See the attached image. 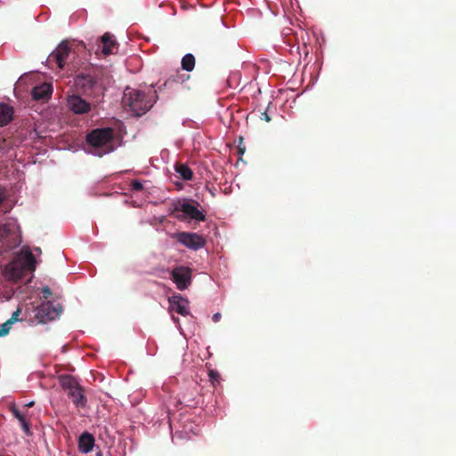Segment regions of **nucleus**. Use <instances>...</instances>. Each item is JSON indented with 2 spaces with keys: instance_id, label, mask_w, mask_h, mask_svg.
<instances>
[{
  "instance_id": "f257e3e1",
  "label": "nucleus",
  "mask_w": 456,
  "mask_h": 456,
  "mask_svg": "<svg viewBox=\"0 0 456 456\" xmlns=\"http://www.w3.org/2000/svg\"><path fill=\"white\" fill-rule=\"evenodd\" d=\"M115 132L111 127L94 128L86 135V151L99 158L115 150Z\"/></svg>"
},
{
  "instance_id": "f03ea898",
  "label": "nucleus",
  "mask_w": 456,
  "mask_h": 456,
  "mask_svg": "<svg viewBox=\"0 0 456 456\" xmlns=\"http://www.w3.org/2000/svg\"><path fill=\"white\" fill-rule=\"evenodd\" d=\"M157 98L156 90L149 97L139 90L126 88L124 92L123 102L125 105L129 106L136 116H141L153 106Z\"/></svg>"
},
{
  "instance_id": "7ed1b4c3",
  "label": "nucleus",
  "mask_w": 456,
  "mask_h": 456,
  "mask_svg": "<svg viewBox=\"0 0 456 456\" xmlns=\"http://www.w3.org/2000/svg\"><path fill=\"white\" fill-rule=\"evenodd\" d=\"M174 215L183 222H203L206 220V214L203 209H200V205L198 201L191 199L178 200L174 206Z\"/></svg>"
},
{
  "instance_id": "20e7f679",
  "label": "nucleus",
  "mask_w": 456,
  "mask_h": 456,
  "mask_svg": "<svg viewBox=\"0 0 456 456\" xmlns=\"http://www.w3.org/2000/svg\"><path fill=\"white\" fill-rule=\"evenodd\" d=\"M35 257L28 252L24 258H15L7 264L4 268V276L13 281H20L28 270L35 269Z\"/></svg>"
},
{
  "instance_id": "39448f33",
  "label": "nucleus",
  "mask_w": 456,
  "mask_h": 456,
  "mask_svg": "<svg viewBox=\"0 0 456 456\" xmlns=\"http://www.w3.org/2000/svg\"><path fill=\"white\" fill-rule=\"evenodd\" d=\"M59 380L72 403L78 408H84L86 405L87 399L77 380L70 375H61Z\"/></svg>"
},
{
  "instance_id": "423d86ee",
  "label": "nucleus",
  "mask_w": 456,
  "mask_h": 456,
  "mask_svg": "<svg viewBox=\"0 0 456 456\" xmlns=\"http://www.w3.org/2000/svg\"><path fill=\"white\" fill-rule=\"evenodd\" d=\"M173 238L191 250H199L206 245V240L202 235L196 232H179L173 235Z\"/></svg>"
},
{
  "instance_id": "0eeeda50",
  "label": "nucleus",
  "mask_w": 456,
  "mask_h": 456,
  "mask_svg": "<svg viewBox=\"0 0 456 456\" xmlns=\"http://www.w3.org/2000/svg\"><path fill=\"white\" fill-rule=\"evenodd\" d=\"M171 278L179 290H184L191 284L192 270L188 266H175L171 272Z\"/></svg>"
},
{
  "instance_id": "6e6552de",
  "label": "nucleus",
  "mask_w": 456,
  "mask_h": 456,
  "mask_svg": "<svg viewBox=\"0 0 456 456\" xmlns=\"http://www.w3.org/2000/svg\"><path fill=\"white\" fill-rule=\"evenodd\" d=\"M61 313V307L57 308L48 302L37 307L35 318L40 323H46L49 321L54 320Z\"/></svg>"
},
{
  "instance_id": "1a4fd4ad",
  "label": "nucleus",
  "mask_w": 456,
  "mask_h": 456,
  "mask_svg": "<svg viewBox=\"0 0 456 456\" xmlns=\"http://www.w3.org/2000/svg\"><path fill=\"white\" fill-rule=\"evenodd\" d=\"M70 53V48L67 42H61L56 49L49 55L48 61L55 62L59 69H63Z\"/></svg>"
},
{
  "instance_id": "9d476101",
  "label": "nucleus",
  "mask_w": 456,
  "mask_h": 456,
  "mask_svg": "<svg viewBox=\"0 0 456 456\" xmlns=\"http://www.w3.org/2000/svg\"><path fill=\"white\" fill-rule=\"evenodd\" d=\"M68 106L76 114L87 113L91 106L90 104L78 95H71L68 98Z\"/></svg>"
},
{
  "instance_id": "9b49d317",
  "label": "nucleus",
  "mask_w": 456,
  "mask_h": 456,
  "mask_svg": "<svg viewBox=\"0 0 456 456\" xmlns=\"http://www.w3.org/2000/svg\"><path fill=\"white\" fill-rule=\"evenodd\" d=\"M168 301L171 311H175L177 314L183 316L189 314V301L181 295H174L169 297Z\"/></svg>"
},
{
  "instance_id": "f8f14e48",
  "label": "nucleus",
  "mask_w": 456,
  "mask_h": 456,
  "mask_svg": "<svg viewBox=\"0 0 456 456\" xmlns=\"http://www.w3.org/2000/svg\"><path fill=\"white\" fill-rule=\"evenodd\" d=\"M53 94V86L49 83H43L32 89L31 94L34 100L47 101Z\"/></svg>"
},
{
  "instance_id": "ddd939ff",
  "label": "nucleus",
  "mask_w": 456,
  "mask_h": 456,
  "mask_svg": "<svg viewBox=\"0 0 456 456\" xmlns=\"http://www.w3.org/2000/svg\"><path fill=\"white\" fill-rule=\"evenodd\" d=\"M117 42L113 39V37L110 33L106 32L101 37V45H99V49L101 48L102 53L104 55H109L113 53V49L117 47Z\"/></svg>"
},
{
  "instance_id": "4468645a",
  "label": "nucleus",
  "mask_w": 456,
  "mask_h": 456,
  "mask_svg": "<svg viewBox=\"0 0 456 456\" xmlns=\"http://www.w3.org/2000/svg\"><path fill=\"white\" fill-rule=\"evenodd\" d=\"M94 437L88 432L83 433L78 438V450L83 453H88L93 450Z\"/></svg>"
},
{
  "instance_id": "2eb2a0df",
  "label": "nucleus",
  "mask_w": 456,
  "mask_h": 456,
  "mask_svg": "<svg viewBox=\"0 0 456 456\" xmlns=\"http://www.w3.org/2000/svg\"><path fill=\"white\" fill-rule=\"evenodd\" d=\"M13 108L6 103H0V126L8 125L13 118Z\"/></svg>"
},
{
  "instance_id": "dca6fc26",
  "label": "nucleus",
  "mask_w": 456,
  "mask_h": 456,
  "mask_svg": "<svg viewBox=\"0 0 456 456\" xmlns=\"http://www.w3.org/2000/svg\"><path fill=\"white\" fill-rule=\"evenodd\" d=\"M76 84L84 90H92L96 84V80L90 74H79L76 77Z\"/></svg>"
},
{
  "instance_id": "f3484780",
  "label": "nucleus",
  "mask_w": 456,
  "mask_h": 456,
  "mask_svg": "<svg viewBox=\"0 0 456 456\" xmlns=\"http://www.w3.org/2000/svg\"><path fill=\"white\" fill-rule=\"evenodd\" d=\"M182 69L186 71H192L195 67V57L191 53L185 54L181 61Z\"/></svg>"
},
{
  "instance_id": "a211bd4d",
  "label": "nucleus",
  "mask_w": 456,
  "mask_h": 456,
  "mask_svg": "<svg viewBox=\"0 0 456 456\" xmlns=\"http://www.w3.org/2000/svg\"><path fill=\"white\" fill-rule=\"evenodd\" d=\"M175 171L181 175V177L183 180L190 181L193 177V173L191 169L184 164L177 165L175 167Z\"/></svg>"
},
{
  "instance_id": "6ab92c4d",
  "label": "nucleus",
  "mask_w": 456,
  "mask_h": 456,
  "mask_svg": "<svg viewBox=\"0 0 456 456\" xmlns=\"http://www.w3.org/2000/svg\"><path fill=\"white\" fill-rule=\"evenodd\" d=\"M185 75L175 74L171 76L168 79L165 81L162 85L163 86H172L174 84L183 83L184 81Z\"/></svg>"
},
{
  "instance_id": "aec40b11",
  "label": "nucleus",
  "mask_w": 456,
  "mask_h": 456,
  "mask_svg": "<svg viewBox=\"0 0 456 456\" xmlns=\"http://www.w3.org/2000/svg\"><path fill=\"white\" fill-rule=\"evenodd\" d=\"M10 411L12 415L19 420V422H24L26 419L25 416L20 411V410L15 406V404H12L10 406Z\"/></svg>"
},
{
  "instance_id": "412c9836",
  "label": "nucleus",
  "mask_w": 456,
  "mask_h": 456,
  "mask_svg": "<svg viewBox=\"0 0 456 456\" xmlns=\"http://www.w3.org/2000/svg\"><path fill=\"white\" fill-rule=\"evenodd\" d=\"M12 324L13 323L12 322H10L9 320H7L5 322H4L0 326V337H4V336L7 335L9 333Z\"/></svg>"
},
{
  "instance_id": "4be33fe9",
  "label": "nucleus",
  "mask_w": 456,
  "mask_h": 456,
  "mask_svg": "<svg viewBox=\"0 0 456 456\" xmlns=\"http://www.w3.org/2000/svg\"><path fill=\"white\" fill-rule=\"evenodd\" d=\"M209 380L212 385L216 386L220 381V375L216 370H211L208 373Z\"/></svg>"
},
{
  "instance_id": "5701e85b",
  "label": "nucleus",
  "mask_w": 456,
  "mask_h": 456,
  "mask_svg": "<svg viewBox=\"0 0 456 456\" xmlns=\"http://www.w3.org/2000/svg\"><path fill=\"white\" fill-rule=\"evenodd\" d=\"M21 314V308L18 307L12 314L11 318L9 319L10 322L12 323H15L17 322H22L23 318H20V315Z\"/></svg>"
},
{
  "instance_id": "b1692460",
  "label": "nucleus",
  "mask_w": 456,
  "mask_h": 456,
  "mask_svg": "<svg viewBox=\"0 0 456 456\" xmlns=\"http://www.w3.org/2000/svg\"><path fill=\"white\" fill-rule=\"evenodd\" d=\"M131 190L134 191H141L143 190L142 183L138 180H133L130 183Z\"/></svg>"
},
{
  "instance_id": "393cba45",
  "label": "nucleus",
  "mask_w": 456,
  "mask_h": 456,
  "mask_svg": "<svg viewBox=\"0 0 456 456\" xmlns=\"http://www.w3.org/2000/svg\"><path fill=\"white\" fill-rule=\"evenodd\" d=\"M20 426H21V429L22 431L27 435V436H31L32 435V432L30 430V426H29V423L27 421V419L24 420V422H20Z\"/></svg>"
},
{
  "instance_id": "a878e982",
  "label": "nucleus",
  "mask_w": 456,
  "mask_h": 456,
  "mask_svg": "<svg viewBox=\"0 0 456 456\" xmlns=\"http://www.w3.org/2000/svg\"><path fill=\"white\" fill-rule=\"evenodd\" d=\"M11 232V228L8 224H3L0 226V236L4 237Z\"/></svg>"
},
{
  "instance_id": "bb28decb",
  "label": "nucleus",
  "mask_w": 456,
  "mask_h": 456,
  "mask_svg": "<svg viewBox=\"0 0 456 456\" xmlns=\"http://www.w3.org/2000/svg\"><path fill=\"white\" fill-rule=\"evenodd\" d=\"M42 293L45 298L49 297L52 295L51 289L49 287H44L42 289Z\"/></svg>"
},
{
  "instance_id": "cd10ccee",
  "label": "nucleus",
  "mask_w": 456,
  "mask_h": 456,
  "mask_svg": "<svg viewBox=\"0 0 456 456\" xmlns=\"http://www.w3.org/2000/svg\"><path fill=\"white\" fill-rule=\"evenodd\" d=\"M260 118L265 120V121H266V122H270L271 121V117L268 115L267 110H265V111L261 112Z\"/></svg>"
},
{
  "instance_id": "c85d7f7f",
  "label": "nucleus",
  "mask_w": 456,
  "mask_h": 456,
  "mask_svg": "<svg viewBox=\"0 0 456 456\" xmlns=\"http://www.w3.org/2000/svg\"><path fill=\"white\" fill-rule=\"evenodd\" d=\"M212 319H213V321H214L215 322H219V320L221 319V314H220V313H216V314H215L213 315Z\"/></svg>"
},
{
  "instance_id": "c756f323",
  "label": "nucleus",
  "mask_w": 456,
  "mask_h": 456,
  "mask_svg": "<svg viewBox=\"0 0 456 456\" xmlns=\"http://www.w3.org/2000/svg\"><path fill=\"white\" fill-rule=\"evenodd\" d=\"M4 194L0 191V204L4 201Z\"/></svg>"
},
{
  "instance_id": "7c9ffc66",
  "label": "nucleus",
  "mask_w": 456,
  "mask_h": 456,
  "mask_svg": "<svg viewBox=\"0 0 456 456\" xmlns=\"http://www.w3.org/2000/svg\"><path fill=\"white\" fill-rule=\"evenodd\" d=\"M33 405H34V402H30V403H27L25 406L28 408V407H32Z\"/></svg>"
},
{
  "instance_id": "2f4dec72",
  "label": "nucleus",
  "mask_w": 456,
  "mask_h": 456,
  "mask_svg": "<svg viewBox=\"0 0 456 456\" xmlns=\"http://www.w3.org/2000/svg\"><path fill=\"white\" fill-rule=\"evenodd\" d=\"M239 152H240V154H243L244 153V149L239 148Z\"/></svg>"
}]
</instances>
